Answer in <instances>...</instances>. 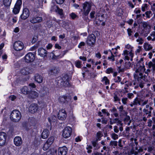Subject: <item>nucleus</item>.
I'll use <instances>...</instances> for the list:
<instances>
[{"label": "nucleus", "instance_id": "nucleus-50", "mask_svg": "<svg viewBox=\"0 0 155 155\" xmlns=\"http://www.w3.org/2000/svg\"><path fill=\"white\" fill-rule=\"evenodd\" d=\"M56 118V117L55 116H54V117H51L48 118V120L49 122H51V121H52V122L54 121V120H55V119Z\"/></svg>", "mask_w": 155, "mask_h": 155}, {"label": "nucleus", "instance_id": "nucleus-15", "mask_svg": "<svg viewBox=\"0 0 155 155\" xmlns=\"http://www.w3.org/2000/svg\"><path fill=\"white\" fill-rule=\"evenodd\" d=\"M66 116V113L64 109L60 110L58 114V117L61 120H64Z\"/></svg>", "mask_w": 155, "mask_h": 155}, {"label": "nucleus", "instance_id": "nucleus-57", "mask_svg": "<svg viewBox=\"0 0 155 155\" xmlns=\"http://www.w3.org/2000/svg\"><path fill=\"white\" fill-rule=\"evenodd\" d=\"M95 12L94 11H92L90 13V16L91 18H93L94 17Z\"/></svg>", "mask_w": 155, "mask_h": 155}, {"label": "nucleus", "instance_id": "nucleus-12", "mask_svg": "<svg viewBox=\"0 0 155 155\" xmlns=\"http://www.w3.org/2000/svg\"><path fill=\"white\" fill-rule=\"evenodd\" d=\"M34 59L35 56L31 52L28 53L25 56V61L26 62L29 63L33 61Z\"/></svg>", "mask_w": 155, "mask_h": 155}, {"label": "nucleus", "instance_id": "nucleus-7", "mask_svg": "<svg viewBox=\"0 0 155 155\" xmlns=\"http://www.w3.org/2000/svg\"><path fill=\"white\" fill-rule=\"evenodd\" d=\"M96 38L94 34H91L88 35L86 41V43L89 46L93 47L95 44Z\"/></svg>", "mask_w": 155, "mask_h": 155}, {"label": "nucleus", "instance_id": "nucleus-61", "mask_svg": "<svg viewBox=\"0 0 155 155\" xmlns=\"http://www.w3.org/2000/svg\"><path fill=\"white\" fill-rule=\"evenodd\" d=\"M131 153L132 154H134L135 155H137L138 153V152L137 151H136L135 150L133 149L131 151Z\"/></svg>", "mask_w": 155, "mask_h": 155}, {"label": "nucleus", "instance_id": "nucleus-8", "mask_svg": "<svg viewBox=\"0 0 155 155\" xmlns=\"http://www.w3.org/2000/svg\"><path fill=\"white\" fill-rule=\"evenodd\" d=\"M122 55L124 57V60H130L131 61H133L134 54L132 52V51H129L127 50H124L123 51Z\"/></svg>", "mask_w": 155, "mask_h": 155}, {"label": "nucleus", "instance_id": "nucleus-59", "mask_svg": "<svg viewBox=\"0 0 155 155\" xmlns=\"http://www.w3.org/2000/svg\"><path fill=\"white\" fill-rule=\"evenodd\" d=\"M64 0H55L56 3L58 4H61L63 3Z\"/></svg>", "mask_w": 155, "mask_h": 155}, {"label": "nucleus", "instance_id": "nucleus-24", "mask_svg": "<svg viewBox=\"0 0 155 155\" xmlns=\"http://www.w3.org/2000/svg\"><path fill=\"white\" fill-rule=\"evenodd\" d=\"M54 9H55V10L58 12V13L61 15L63 14V10L62 9H60L59 8H58L57 6L54 5V6H52V9L51 10H54Z\"/></svg>", "mask_w": 155, "mask_h": 155}, {"label": "nucleus", "instance_id": "nucleus-42", "mask_svg": "<svg viewBox=\"0 0 155 155\" xmlns=\"http://www.w3.org/2000/svg\"><path fill=\"white\" fill-rule=\"evenodd\" d=\"M102 81H104V83L106 85L108 84H109V81L106 76L103 78Z\"/></svg>", "mask_w": 155, "mask_h": 155}, {"label": "nucleus", "instance_id": "nucleus-30", "mask_svg": "<svg viewBox=\"0 0 155 155\" xmlns=\"http://www.w3.org/2000/svg\"><path fill=\"white\" fill-rule=\"evenodd\" d=\"M118 109L119 110V112L121 114V115H123V112L124 113V115H127V113L124 110V107L123 105H121L120 106Z\"/></svg>", "mask_w": 155, "mask_h": 155}, {"label": "nucleus", "instance_id": "nucleus-52", "mask_svg": "<svg viewBox=\"0 0 155 155\" xmlns=\"http://www.w3.org/2000/svg\"><path fill=\"white\" fill-rule=\"evenodd\" d=\"M142 25L143 27L145 28H147L149 26V25L147 22H143L142 23Z\"/></svg>", "mask_w": 155, "mask_h": 155}, {"label": "nucleus", "instance_id": "nucleus-3", "mask_svg": "<svg viewBox=\"0 0 155 155\" xmlns=\"http://www.w3.org/2000/svg\"><path fill=\"white\" fill-rule=\"evenodd\" d=\"M153 110L152 107L148 104H147L143 109V114H142L141 116L142 117L143 120L146 122L147 120V118H149L151 116V111Z\"/></svg>", "mask_w": 155, "mask_h": 155}, {"label": "nucleus", "instance_id": "nucleus-2", "mask_svg": "<svg viewBox=\"0 0 155 155\" xmlns=\"http://www.w3.org/2000/svg\"><path fill=\"white\" fill-rule=\"evenodd\" d=\"M40 14L41 12L38 11H33L30 18V22L34 24L42 22L43 18L40 16Z\"/></svg>", "mask_w": 155, "mask_h": 155}, {"label": "nucleus", "instance_id": "nucleus-32", "mask_svg": "<svg viewBox=\"0 0 155 155\" xmlns=\"http://www.w3.org/2000/svg\"><path fill=\"white\" fill-rule=\"evenodd\" d=\"M103 136V134L101 131H98L97 133L96 140H101V138Z\"/></svg>", "mask_w": 155, "mask_h": 155}, {"label": "nucleus", "instance_id": "nucleus-29", "mask_svg": "<svg viewBox=\"0 0 155 155\" xmlns=\"http://www.w3.org/2000/svg\"><path fill=\"white\" fill-rule=\"evenodd\" d=\"M124 123L128 125H130L131 121L130 119V117L129 116H126L124 120Z\"/></svg>", "mask_w": 155, "mask_h": 155}, {"label": "nucleus", "instance_id": "nucleus-47", "mask_svg": "<svg viewBox=\"0 0 155 155\" xmlns=\"http://www.w3.org/2000/svg\"><path fill=\"white\" fill-rule=\"evenodd\" d=\"M127 32L129 36H130L132 35V34L133 32V31L130 28H128L127 29Z\"/></svg>", "mask_w": 155, "mask_h": 155}, {"label": "nucleus", "instance_id": "nucleus-34", "mask_svg": "<svg viewBox=\"0 0 155 155\" xmlns=\"http://www.w3.org/2000/svg\"><path fill=\"white\" fill-rule=\"evenodd\" d=\"M11 1V0H4V4L6 6H9L10 5Z\"/></svg>", "mask_w": 155, "mask_h": 155}, {"label": "nucleus", "instance_id": "nucleus-18", "mask_svg": "<svg viewBox=\"0 0 155 155\" xmlns=\"http://www.w3.org/2000/svg\"><path fill=\"white\" fill-rule=\"evenodd\" d=\"M67 151V148L65 146L59 147L58 149V155H66Z\"/></svg>", "mask_w": 155, "mask_h": 155}, {"label": "nucleus", "instance_id": "nucleus-5", "mask_svg": "<svg viewBox=\"0 0 155 155\" xmlns=\"http://www.w3.org/2000/svg\"><path fill=\"white\" fill-rule=\"evenodd\" d=\"M91 5L88 2H86L83 4V8L81 9L82 15L85 16L87 15L91 10Z\"/></svg>", "mask_w": 155, "mask_h": 155}, {"label": "nucleus", "instance_id": "nucleus-10", "mask_svg": "<svg viewBox=\"0 0 155 155\" xmlns=\"http://www.w3.org/2000/svg\"><path fill=\"white\" fill-rule=\"evenodd\" d=\"M24 47L23 43L20 41H15L14 44V49L17 51L21 50L23 49Z\"/></svg>", "mask_w": 155, "mask_h": 155}, {"label": "nucleus", "instance_id": "nucleus-41", "mask_svg": "<svg viewBox=\"0 0 155 155\" xmlns=\"http://www.w3.org/2000/svg\"><path fill=\"white\" fill-rule=\"evenodd\" d=\"M131 66V63L130 62H127L125 64V68L126 69H129Z\"/></svg>", "mask_w": 155, "mask_h": 155}, {"label": "nucleus", "instance_id": "nucleus-53", "mask_svg": "<svg viewBox=\"0 0 155 155\" xmlns=\"http://www.w3.org/2000/svg\"><path fill=\"white\" fill-rule=\"evenodd\" d=\"M127 4L130 7L132 8H133L134 7V5L130 1H128L127 2Z\"/></svg>", "mask_w": 155, "mask_h": 155}, {"label": "nucleus", "instance_id": "nucleus-43", "mask_svg": "<svg viewBox=\"0 0 155 155\" xmlns=\"http://www.w3.org/2000/svg\"><path fill=\"white\" fill-rule=\"evenodd\" d=\"M111 137L114 140H116L118 138V135L115 133H113L111 134Z\"/></svg>", "mask_w": 155, "mask_h": 155}, {"label": "nucleus", "instance_id": "nucleus-11", "mask_svg": "<svg viewBox=\"0 0 155 155\" xmlns=\"http://www.w3.org/2000/svg\"><path fill=\"white\" fill-rule=\"evenodd\" d=\"M21 4L22 2L21 0H17L13 10V12L14 14H16L19 13Z\"/></svg>", "mask_w": 155, "mask_h": 155}, {"label": "nucleus", "instance_id": "nucleus-51", "mask_svg": "<svg viewBox=\"0 0 155 155\" xmlns=\"http://www.w3.org/2000/svg\"><path fill=\"white\" fill-rule=\"evenodd\" d=\"M70 15L73 19H74L77 17V15L74 13L73 12H72L70 14Z\"/></svg>", "mask_w": 155, "mask_h": 155}, {"label": "nucleus", "instance_id": "nucleus-58", "mask_svg": "<svg viewBox=\"0 0 155 155\" xmlns=\"http://www.w3.org/2000/svg\"><path fill=\"white\" fill-rule=\"evenodd\" d=\"M127 97L129 98H131L134 97V95L132 93H128L127 94Z\"/></svg>", "mask_w": 155, "mask_h": 155}, {"label": "nucleus", "instance_id": "nucleus-55", "mask_svg": "<svg viewBox=\"0 0 155 155\" xmlns=\"http://www.w3.org/2000/svg\"><path fill=\"white\" fill-rule=\"evenodd\" d=\"M102 18V15L100 16L99 15H96V16L95 18V19L97 20H99L100 21H101V19Z\"/></svg>", "mask_w": 155, "mask_h": 155}, {"label": "nucleus", "instance_id": "nucleus-38", "mask_svg": "<svg viewBox=\"0 0 155 155\" xmlns=\"http://www.w3.org/2000/svg\"><path fill=\"white\" fill-rule=\"evenodd\" d=\"M151 67H152L153 69V71L155 70V63H153L152 62L150 61L149 63V68H150Z\"/></svg>", "mask_w": 155, "mask_h": 155}, {"label": "nucleus", "instance_id": "nucleus-44", "mask_svg": "<svg viewBox=\"0 0 155 155\" xmlns=\"http://www.w3.org/2000/svg\"><path fill=\"white\" fill-rule=\"evenodd\" d=\"M151 11H147L145 13V14L147 18H150L151 17L150 15H151Z\"/></svg>", "mask_w": 155, "mask_h": 155}, {"label": "nucleus", "instance_id": "nucleus-33", "mask_svg": "<svg viewBox=\"0 0 155 155\" xmlns=\"http://www.w3.org/2000/svg\"><path fill=\"white\" fill-rule=\"evenodd\" d=\"M31 97L33 98H35L38 96V94L35 91H32L31 93Z\"/></svg>", "mask_w": 155, "mask_h": 155}, {"label": "nucleus", "instance_id": "nucleus-19", "mask_svg": "<svg viewBox=\"0 0 155 155\" xmlns=\"http://www.w3.org/2000/svg\"><path fill=\"white\" fill-rule=\"evenodd\" d=\"M14 142L15 145L16 146L19 147L21 145L22 143V140L20 137L17 136L14 138Z\"/></svg>", "mask_w": 155, "mask_h": 155}, {"label": "nucleus", "instance_id": "nucleus-21", "mask_svg": "<svg viewBox=\"0 0 155 155\" xmlns=\"http://www.w3.org/2000/svg\"><path fill=\"white\" fill-rule=\"evenodd\" d=\"M68 99L66 96L64 95L58 98V101L59 102L62 103H64L68 101Z\"/></svg>", "mask_w": 155, "mask_h": 155}, {"label": "nucleus", "instance_id": "nucleus-31", "mask_svg": "<svg viewBox=\"0 0 155 155\" xmlns=\"http://www.w3.org/2000/svg\"><path fill=\"white\" fill-rule=\"evenodd\" d=\"M133 102L135 105H137L138 104L140 105H141L140 101L137 97L135 98Z\"/></svg>", "mask_w": 155, "mask_h": 155}, {"label": "nucleus", "instance_id": "nucleus-14", "mask_svg": "<svg viewBox=\"0 0 155 155\" xmlns=\"http://www.w3.org/2000/svg\"><path fill=\"white\" fill-rule=\"evenodd\" d=\"M30 13L28 9L26 8H24L20 17L23 20L26 19L29 16Z\"/></svg>", "mask_w": 155, "mask_h": 155}, {"label": "nucleus", "instance_id": "nucleus-22", "mask_svg": "<svg viewBox=\"0 0 155 155\" xmlns=\"http://www.w3.org/2000/svg\"><path fill=\"white\" fill-rule=\"evenodd\" d=\"M49 132L47 129L44 130L41 134V137L43 139L47 138L49 135Z\"/></svg>", "mask_w": 155, "mask_h": 155}, {"label": "nucleus", "instance_id": "nucleus-48", "mask_svg": "<svg viewBox=\"0 0 155 155\" xmlns=\"http://www.w3.org/2000/svg\"><path fill=\"white\" fill-rule=\"evenodd\" d=\"M85 45L84 42L82 41L78 45V47L79 48H81L82 46H84Z\"/></svg>", "mask_w": 155, "mask_h": 155}, {"label": "nucleus", "instance_id": "nucleus-26", "mask_svg": "<svg viewBox=\"0 0 155 155\" xmlns=\"http://www.w3.org/2000/svg\"><path fill=\"white\" fill-rule=\"evenodd\" d=\"M143 48L146 51H149L153 48L151 45L147 43H144Z\"/></svg>", "mask_w": 155, "mask_h": 155}, {"label": "nucleus", "instance_id": "nucleus-63", "mask_svg": "<svg viewBox=\"0 0 155 155\" xmlns=\"http://www.w3.org/2000/svg\"><path fill=\"white\" fill-rule=\"evenodd\" d=\"M134 12L135 13L138 14L140 13L141 11L139 9L136 8L134 10Z\"/></svg>", "mask_w": 155, "mask_h": 155}, {"label": "nucleus", "instance_id": "nucleus-23", "mask_svg": "<svg viewBox=\"0 0 155 155\" xmlns=\"http://www.w3.org/2000/svg\"><path fill=\"white\" fill-rule=\"evenodd\" d=\"M58 73V69L55 67L52 68L48 72L50 75H55Z\"/></svg>", "mask_w": 155, "mask_h": 155}, {"label": "nucleus", "instance_id": "nucleus-40", "mask_svg": "<svg viewBox=\"0 0 155 155\" xmlns=\"http://www.w3.org/2000/svg\"><path fill=\"white\" fill-rule=\"evenodd\" d=\"M81 62L79 60H78L75 62V66L78 68H80L81 67Z\"/></svg>", "mask_w": 155, "mask_h": 155}, {"label": "nucleus", "instance_id": "nucleus-16", "mask_svg": "<svg viewBox=\"0 0 155 155\" xmlns=\"http://www.w3.org/2000/svg\"><path fill=\"white\" fill-rule=\"evenodd\" d=\"M38 109V105L36 104H31L29 106V110L31 113H34L37 111Z\"/></svg>", "mask_w": 155, "mask_h": 155}, {"label": "nucleus", "instance_id": "nucleus-46", "mask_svg": "<svg viewBox=\"0 0 155 155\" xmlns=\"http://www.w3.org/2000/svg\"><path fill=\"white\" fill-rule=\"evenodd\" d=\"M111 55V56H109L108 57V59L111 60L112 61H115V56L113 54V53H112Z\"/></svg>", "mask_w": 155, "mask_h": 155}, {"label": "nucleus", "instance_id": "nucleus-56", "mask_svg": "<svg viewBox=\"0 0 155 155\" xmlns=\"http://www.w3.org/2000/svg\"><path fill=\"white\" fill-rule=\"evenodd\" d=\"M127 98L126 97L123 98L122 99V102L124 104H127Z\"/></svg>", "mask_w": 155, "mask_h": 155}, {"label": "nucleus", "instance_id": "nucleus-9", "mask_svg": "<svg viewBox=\"0 0 155 155\" xmlns=\"http://www.w3.org/2000/svg\"><path fill=\"white\" fill-rule=\"evenodd\" d=\"M72 129L70 127H67L63 130L62 136L65 138L69 137L72 133Z\"/></svg>", "mask_w": 155, "mask_h": 155}, {"label": "nucleus", "instance_id": "nucleus-27", "mask_svg": "<svg viewBox=\"0 0 155 155\" xmlns=\"http://www.w3.org/2000/svg\"><path fill=\"white\" fill-rule=\"evenodd\" d=\"M35 78V81L38 83H41L42 81V78L38 74H36Z\"/></svg>", "mask_w": 155, "mask_h": 155}, {"label": "nucleus", "instance_id": "nucleus-6", "mask_svg": "<svg viewBox=\"0 0 155 155\" xmlns=\"http://www.w3.org/2000/svg\"><path fill=\"white\" fill-rule=\"evenodd\" d=\"M69 77L67 75H65L62 78L59 77L58 78V83L61 86L68 87L69 85Z\"/></svg>", "mask_w": 155, "mask_h": 155}, {"label": "nucleus", "instance_id": "nucleus-13", "mask_svg": "<svg viewBox=\"0 0 155 155\" xmlns=\"http://www.w3.org/2000/svg\"><path fill=\"white\" fill-rule=\"evenodd\" d=\"M6 138L5 133L3 132L0 133V146H2L5 144Z\"/></svg>", "mask_w": 155, "mask_h": 155}, {"label": "nucleus", "instance_id": "nucleus-35", "mask_svg": "<svg viewBox=\"0 0 155 155\" xmlns=\"http://www.w3.org/2000/svg\"><path fill=\"white\" fill-rule=\"evenodd\" d=\"M51 145L50 144L46 141L43 146V150H47L48 149Z\"/></svg>", "mask_w": 155, "mask_h": 155}, {"label": "nucleus", "instance_id": "nucleus-45", "mask_svg": "<svg viewBox=\"0 0 155 155\" xmlns=\"http://www.w3.org/2000/svg\"><path fill=\"white\" fill-rule=\"evenodd\" d=\"M113 71V69L111 68H108L106 70V73L108 74L112 73Z\"/></svg>", "mask_w": 155, "mask_h": 155}, {"label": "nucleus", "instance_id": "nucleus-62", "mask_svg": "<svg viewBox=\"0 0 155 155\" xmlns=\"http://www.w3.org/2000/svg\"><path fill=\"white\" fill-rule=\"evenodd\" d=\"M142 103L141 104V105L142 106H144V105L147 104L148 103V100H145V101H143L142 100Z\"/></svg>", "mask_w": 155, "mask_h": 155}, {"label": "nucleus", "instance_id": "nucleus-60", "mask_svg": "<svg viewBox=\"0 0 155 155\" xmlns=\"http://www.w3.org/2000/svg\"><path fill=\"white\" fill-rule=\"evenodd\" d=\"M142 79H141L139 81H137L139 83V86L141 88H143L144 86V85H143V84L142 83Z\"/></svg>", "mask_w": 155, "mask_h": 155}, {"label": "nucleus", "instance_id": "nucleus-1", "mask_svg": "<svg viewBox=\"0 0 155 155\" xmlns=\"http://www.w3.org/2000/svg\"><path fill=\"white\" fill-rule=\"evenodd\" d=\"M143 60V58H141L136 64L137 67L135 70L134 77L137 81H139L141 79L144 80L145 77H146V76L143 75V74L145 70Z\"/></svg>", "mask_w": 155, "mask_h": 155}, {"label": "nucleus", "instance_id": "nucleus-39", "mask_svg": "<svg viewBox=\"0 0 155 155\" xmlns=\"http://www.w3.org/2000/svg\"><path fill=\"white\" fill-rule=\"evenodd\" d=\"M147 9V4H143L141 6L142 11L144 12Z\"/></svg>", "mask_w": 155, "mask_h": 155}, {"label": "nucleus", "instance_id": "nucleus-54", "mask_svg": "<svg viewBox=\"0 0 155 155\" xmlns=\"http://www.w3.org/2000/svg\"><path fill=\"white\" fill-rule=\"evenodd\" d=\"M114 132L116 133H118L119 131L118 127L116 126L114 127Z\"/></svg>", "mask_w": 155, "mask_h": 155}, {"label": "nucleus", "instance_id": "nucleus-20", "mask_svg": "<svg viewBox=\"0 0 155 155\" xmlns=\"http://www.w3.org/2000/svg\"><path fill=\"white\" fill-rule=\"evenodd\" d=\"M31 71L30 69L28 67L23 68L20 71L21 73L24 75H27L29 74Z\"/></svg>", "mask_w": 155, "mask_h": 155}, {"label": "nucleus", "instance_id": "nucleus-17", "mask_svg": "<svg viewBox=\"0 0 155 155\" xmlns=\"http://www.w3.org/2000/svg\"><path fill=\"white\" fill-rule=\"evenodd\" d=\"M38 54L41 57L44 58L47 56V51L45 49L43 48H39L38 50Z\"/></svg>", "mask_w": 155, "mask_h": 155}, {"label": "nucleus", "instance_id": "nucleus-37", "mask_svg": "<svg viewBox=\"0 0 155 155\" xmlns=\"http://www.w3.org/2000/svg\"><path fill=\"white\" fill-rule=\"evenodd\" d=\"M136 41L138 43L139 45H142L144 42L143 38L140 37H138V39L136 40Z\"/></svg>", "mask_w": 155, "mask_h": 155}, {"label": "nucleus", "instance_id": "nucleus-28", "mask_svg": "<svg viewBox=\"0 0 155 155\" xmlns=\"http://www.w3.org/2000/svg\"><path fill=\"white\" fill-rule=\"evenodd\" d=\"M98 140H93L91 141V143L94 148V149L96 150L99 148L98 147V143L97 141Z\"/></svg>", "mask_w": 155, "mask_h": 155}, {"label": "nucleus", "instance_id": "nucleus-4", "mask_svg": "<svg viewBox=\"0 0 155 155\" xmlns=\"http://www.w3.org/2000/svg\"><path fill=\"white\" fill-rule=\"evenodd\" d=\"M21 117L20 112L17 110H14L11 112L10 118L12 120L17 122L19 121Z\"/></svg>", "mask_w": 155, "mask_h": 155}, {"label": "nucleus", "instance_id": "nucleus-49", "mask_svg": "<svg viewBox=\"0 0 155 155\" xmlns=\"http://www.w3.org/2000/svg\"><path fill=\"white\" fill-rule=\"evenodd\" d=\"M117 142L116 141H111L110 144L111 146H116L117 145Z\"/></svg>", "mask_w": 155, "mask_h": 155}, {"label": "nucleus", "instance_id": "nucleus-64", "mask_svg": "<svg viewBox=\"0 0 155 155\" xmlns=\"http://www.w3.org/2000/svg\"><path fill=\"white\" fill-rule=\"evenodd\" d=\"M114 101H120V99L116 95H115L114 97Z\"/></svg>", "mask_w": 155, "mask_h": 155}, {"label": "nucleus", "instance_id": "nucleus-25", "mask_svg": "<svg viewBox=\"0 0 155 155\" xmlns=\"http://www.w3.org/2000/svg\"><path fill=\"white\" fill-rule=\"evenodd\" d=\"M21 91L23 94H28L29 92L30 89L26 86H24L20 89Z\"/></svg>", "mask_w": 155, "mask_h": 155}, {"label": "nucleus", "instance_id": "nucleus-36", "mask_svg": "<svg viewBox=\"0 0 155 155\" xmlns=\"http://www.w3.org/2000/svg\"><path fill=\"white\" fill-rule=\"evenodd\" d=\"M54 137H51L49 138L46 142L51 145L54 141Z\"/></svg>", "mask_w": 155, "mask_h": 155}]
</instances>
